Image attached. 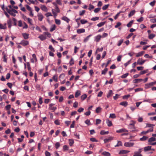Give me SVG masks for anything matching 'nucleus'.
<instances>
[{"label": "nucleus", "mask_w": 156, "mask_h": 156, "mask_svg": "<svg viewBox=\"0 0 156 156\" xmlns=\"http://www.w3.org/2000/svg\"><path fill=\"white\" fill-rule=\"evenodd\" d=\"M19 44H21L23 46H27L29 44V42L28 41L23 40Z\"/></svg>", "instance_id": "obj_1"}, {"label": "nucleus", "mask_w": 156, "mask_h": 156, "mask_svg": "<svg viewBox=\"0 0 156 156\" xmlns=\"http://www.w3.org/2000/svg\"><path fill=\"white\" fill-rule=\"evenodd\" d=\"M29 2H26L29 5H30L31 3H32L33 4L37 5L39 3L38 2L37 0H35L34 1L33 0H29Z\"/></svg>", "instance_id": "obj_2"}, {"label": "nucleus", "mask_w": 156, "mask_h": 156, "mask_svg": "<svg viewBox=\"0 0 156 156\" xmlns=\"http://www.w3.org/2000/svg\"><path fill=\"white\" fill-rule=\"evenodd\" d=\"M134 144L133 143L130 142H126L124 144V145L126 147H131L133 146Z\"/></svg>", "instance_id": "obj_3"}, {"label": "nucleus", "mask_w": 156, "mask_h": 156, "mask_svg": "<svg viewBox=\"0 0 156 156\" xmlns=\"http://www.w3.org/2000/svg\"><path fill=\"white\" fill-rule=\"evenodd\" d=\"M146 61L145 60H143L142 58H139L137 61V64L142 65Z\"/></svg>", "instance_id": "obj_4"}, {"label": "nucleus", "mask_w": 156, "mask_h": 156, "mask_svg": "<svg viewBox=\"0 0 156 156\" xmlns=\"http://www.w3.org/2000/svg\"><path fill=\"white\" fill-rule=\"evenodd\" d=\"M101 36L100 35H98L95 37L94 41L97 42H99L101 40Z\"/></svg>", "instance_id": "obj_5"}, {"label": "nucleus", "mask_w": 156, "mask_h": 156, "mask_svg": "<svg viewBox=\"0 0 156 156\" xmlns=\"http://www.w3.org/2000/svg\"><path fill=\"white\" fill-rule=\"evenodd\" d=\"M38 20L40 21H42L44 18V16L41 13H39L37 14Z\"/></svg>", "instance_id": "obj_6"}, {"label": "nucleus", "mask_w": 156, "mask_h": 156, "mask_svg": "<svg viewBox=\"0 0 156 156\" xmlns=\"http://www.w3.org/2000/svg\"><path fill=\"white\" fill-rule=\"evenodd\" d=\"M113 137L112 136H110L108 138L105 139L104 140L105 143H106L109 142L111 140L113 139Z\"/></svg>", "instance_id": "obj_7"}, {"label": "nucleus", "mask_w": 156, "mask_h": 156, "mask_svg": "<svg viewBox=\"0 0 156 156\" xmlns=\"http://www.w3.org/2000/svg\"><path fill=\"white\" fill-rule=\"evenodd\" d=\"M143 80L142 79H136L133 81V83H136L143 81Z\"/></svg>", "instance_id": "obj_8"}, {"label": "nucleus", "mask_w": 156, "mask_h": 156, "mask_svg": "<svg viewBox=\"0 0 156 156\" xmlns=\"http://www.w3.org/2000/svg\"><path fill=\"white\" fill-rule=\"evenodd\" d=\"M156 141V139L154 137H152L150 138L148 140V142L149 143H152V142Z\"/></svg>", "instance_id": "obj_9"}, {"label": "nucleus", "mask_w": 156, "mask_h": 156, "mask_svg": "<svg viewBox=\"0 0 156 156\" xmlns=\"http://www.w3.org/2000/svg\"><path fill=\"white\" fill-rule=\"evenodd\" d=\"M22 35L24 38L25 40H27L29 38V34H28L23 33L22 34Z\"/></svg>", "instance_id": "obj_10"}, {"label": "nucleus", "mask_w": 156, "mask_h": 156, "mask_svg": "<svg viewBox=\"0 0 156 156\" xmlns=\"http://www.w3.org/2000/svg\"><path fill=\"white\" fill-rule=\"evenodd\" d=\"M117 133H121L124 132H128V131L125 129H121L116 131Z\"/></svg>", "instance_id": "obj_11"}, {"label": "nucleus", "mask_w": 156, "mask_h": 156, "mask_svg": "<svg viewBox=\"0 0 156 156\" xmlns=\"http://www.w3.org/2000/svg\"><path fill=\"white\" fill-rule=\"evenodd\" d=\"M129 151L125 150H121L119 153V154H126L128 153Z\"/></svg>", "instance_id": "obj_12"}, {"label": "nucleus", "mask_w": 156, "mask_h": 156, "mask_svg": "<svg viewBox=\"0 0 156 156\" xmlns=\"http://www.w3.org/2000/svg\"><path fill=\"white\" fill-rule=\"evenodd\" d=\"M85 32V29L83 28L79 29L77 30V33L78 34L83 33Z\"/></svg>", "instance_id": "obj_13"}, {"label": "nucleus", "mask_w": 156, "mask_h": 156, "mask_svg": "<svg viewBox=\"0 0 156 156\" xmlns=\"http://www.w3.org/2000/svg\"><path fill=\"white\" fill-rule=\"evenodd\" d=\"M117 144L115 146V147H119V146H122V142L119 140H117Z\"/></svg>", "instance_id": "obj_14"}, {"label": "nucleus", "mask_w": 156, "mask_h": 156, "mask_svg": "<svg viewBox=\"0 0 156 156\" xmlns=\"http://www.w3.org/2000/svg\"><path fill=\"white\" fill-rule=\"evenodd\" d=\"M145 53L144 51H141L138 53L136 55V57H139L142 56Z\"/></svg>", "instance_id": "obj_15"}, {"label": "nucleus", "mask_w": 156, "mask_h": 156, "mask_svg": "<svg viewBox=\"0 0 156 156\" xmlns=\"http://www.w3.org/2000/svg\"><path fill=\"white\" fill-rule=\"evenodd\" d=\"M6 28V23H5L3 25L0 24V29H5Z\"/></svg>", "instance_id": "obj_16"}, {"label": "nucleus", "mask_w": 156, "mask_h": 156, "mask_svg": "<svg viewBox=\"0 0 156 156\" xmlns=\"http://www.w3.org/2000/svg\"><path fill=\"white\" fill-rule=\"evenodd\" d=\"M41 8L42 10L44 12H47V8L44 5H41Z\"/></svg>", "instance_id": "obj_17"}, {"label": "nucleus", "mask_w": 156, "mask_h": 156, "mask_svg": "<svg viewBox=\"0 0 156 156\" xmlns=\"http://www.w3.org/2000/svg\"><path fill=\"white\" fill-rule=\"evenodd\" d=\"M38 38H39L41 41H44L45 40L46 38L45 36H44V35H40L39 36Z\"/></svg>", "instance_id": "obj_18"}, {"label": "nucleus", "mask_w": 156, "mask_h": 156, "mask_svg": "<svg viewBox=\"0 0 156 156\" xmlns=\"http://www.w3.org/2000/svg\"><path fill=\"white\" fill-rule=\"evenodd\" d=\"M12 21L11 19H9L7 21V24L8 25V27L9 28H10L12 26Z\"/></svg>", "instance_id": "obj_19"}, {"label": "nucleus", "mask_w": 156, "mask_h": 156, "mask_svg": "<svg viewBox=\"0 0 156 156\" xmlns=\"http://www.w3.org/2000/svg\"><path fill=\"white\" fill-rule=\"evenodd\" d=\"M119 105L123 106L124 107H126L128 105V103L126 101H123L120 103Z\"/></svg>", "instance_id": "obj_20"}, {"label": "nucleus", "mask_w": 156, "mask_h": 156, "mask_svg": "<svg viewBox=\"0 0 156 156\" xmlns=\"http://www.w3.org/2000/svg\"><path fill=\"white\" fill-rule=\"evenodd\" d=\"M53 4L55 5V11L58 12V13H59L60 12V9H59V8H58V6H57V5L55 4V3H53Z\"/></svg>", "instance_id": "obj_21"}, {"label": "nucleus", "mask_w": 156, "mask_h": 156, "mask_svg": "<svg viewBox=\"0 0 156 156\" xmlns=\"http://www.w3.org/2000/svg\"><path fill=\"white\" fill-rule=\"evenodd\" d=\"M102 154L105 156H110V154L107 151H104L102 153Z\"/></svg>", "instance_id": "obj_22"}, {"label": "nucleus", "mask_w": 156, "mask_h": 156, "mask_svg": "<svg viewBox=\"0 0 156 156\" xmlns=\"http://www.w3.org/2000/svg\"><path fill=\"white\" fill-rule=\"evenodd\" d=\"M80 95V91L79 90H77L75 93V97H78Z\"/></svg>", "instance_id": "obj_23"}, {"label": "nucleus", "mask_w": 156, "mask_h": 156, "mask_svg": "<svg viewBox=\"0 0 156 156\" xmlns=\"http://www.w3.org/2000/svg\"><path fill=\"white\" fill-rule=\"evenodd\" d=\"M106 123L108 126H111L112 125L111 121L108 119L106 120Z\"/></svg>", "instance_id": "obj_24"}, {"label": "nucleus", "mask_w": 156, "mask_h": 156, "mask_svg": "<svg viewBox=\"0 0 156 156\" xmlns=\"http://www.w3.org/2000/svg\"><path fill=\"white\" fill-rule=\"evenodd\" d=\"M151 146H148L147 147H145L144 148V151H147L150 150H151Z\"/></svg>", "instance_id": "obj_25"}, {"label": "nucleus", "mask_w": 156, "mask_h": 156, "mask_svg": "<svg viewBox=\"0 0 156 156\" xmlns=\"http://www.w3.org/2000/svg\"><path fill=\"white\" fill-rule=\"evenodd\" d=\"M135 12H136L135 10H133L130 11V12L128 15L130 17L133 16L135 14Z\"/></svg>", "instance_id": "obj_26"}, {"label": "nucleus", "mask_w": 156, "mask_h": 156, "mask_svg": "<svg viewBox=\"0 0 156 156\" xmlns=\"http://www.w3.org/2000/svg\"><path fill=\"white\" fill-rule=\"evenodd\" d=\"M62 19L66 21L67 23H68L69 21V19H68L67 17L64 16L62 18Z\"/></svg>", "instance_id": "obj_27"}, {"label": "nucleus", "mask_w": 156, "mask_h": 156, "mask_svg": "<svg viewBox=\"0 0 156 156\" xmlns=\"http://www.w3.org/2000/svg\"><path fill=\"white\" fill-rule=\"evenodd\" d=\"M112 90H109V91L107 95V97L108 98L112 96Z\"/></svg>", "instance_id": "obj_28"}, {"label": "nucleus", "mask_w": 156, "mask_h": 156, "mask_svg": "<svg viewBox=\"0 0 156 156\" xmlns=\"http://www.w3.org/2000/svg\"><path fill=\"white\" fill-rule=\"evenodd\" d=\"M146 125V126L145 127H150V128L151 127H153L155 126V125L152 124L150 123H147Z\"/></svg>", "instance_id": "obj_29"}, {"label": "nucleus", "mask_w": 156, "mask_h": 156, "mask_svg": "<svg viewBox=\"0 0 156 156\" xmlns=\"http://www.w3.org/2000/svg\"><path fill=\"white\" fill-rule=\"evenodd\" d=\"M126 11V10H125V11H120L119 12H118V13H117V14L114 17V19L115 20H116L117 18L118 17V16H119V14L121 13H123L125 11Z\"/></svg>", "instance_id": "obj_30"}, {"label": "nucleus", "mask_w": 156, "mask_h": 156, "mask_svg": "<svg viewBox=\"0 0 156 156\" xmlns=\"http://www.w3.org/2000/svg\"><path fill=\"white\" fill-rule=\"evenodd\" d=\"M69 147L67 145H65L63 146V149L64 151H67L69 149Z\"/></svg>", "instance_id": "obj_31"}, {"label": "nucleus", "mask_w": 156, "mask_h": 156, "mask_svg": "<svg viewBox=\"0 0 156 156\" xmlns=\"http://www.w3.org/2000/svg\"><path fill=\"white\" fill-rule=\"evenodd\" d=\"M148 138L147 136H144L142 138L140 139V140L141 141H145L147 140Z\"/></svg>", "instance_id": "obj_32"}, {"label": "nucleus", "mask_w": 156, "mask_h": 156, "mask_svg": "<svg viewBox=\"0 0 156 156\" xmlns=\"http://www.w3.org/2000/svg\"><path fill=\"white\" fill-rule=\"evenodd\" d=\"M92 36L91 34H90L87 36L84 39L83 42H87L89 39L90 37Z\"/></svg>", "instance_id": "obj_33"}, {"label": "nucleus", "mask_w": 156, "mask_h": 156, "mask_svg": "<svg viewBox=\"0 0 156 156\" xmlns=\"http://www.w3.org/2000/svg\"><path fill=\"white\" fill-rule=\"evenodd\" d=\"M105 23V22H101L97 25V26L98 27H100L103 26Z\"/></svg>", "instance_id": "obj_34"}, {"label": "nucleus", "mask_w": 156, "mask_h": 156, "mask_svg": "<svg viewBox=\"0 0 156 156\" xmlns=\"http://www.w3.org/2000/svg\"><path fill=\"white\" fill-rule=\"evenodd\" d=\"M108 70V69L107 68H105L101 72V74L102 75H105L106 73L107 72Z\"/></svg>", "instance_id": "obj_35"}, {"label": "nucleus", "mask_w": 156, "mask_h": 156, "mask_svg": "<svg viewBox=\"0 0 156 156\" xmlns=\"http://www.w3.org/2000/svg\"><path fill=\"white\" fill-rule=\"evenodd\" d=\"M155 36V35L153 34H150L148 36V38L150 39H152Z\"/></svg>", "instance_id": "obj_36"}, {"label": "nucleus", "mask_w": 156, "mask_h": 156, "mask_svg": "<svg viewBox=\"0 0 156 156\" xmlns=\"http://www.w3.org/2000/svg\"><path fill=\"white\" fill-rule=\"evenodd\" d=\"M133 20L131 21L129 23H128L127 24V26L128 27H131V26H132V25L133 23Z\"/></svg>", "instance_id": "obj_37"}, {"label": "nucleus", "mask_w": 156, "mask_h": 156, "mask_svg": "<svg viewBox=\"0 0 156 156\" xmlns=\"http://www.w3.org/2000/svg\"><path fill=\"white\" fill-rule=\"evenodd\" d=\"M74 143V141L73 140L69 139V144L71 146H72Z\"/></svg>", "instance_id": "obj_38"}, {"label": "nucleus", "mask_w": 156, "mask_h": 156, "mask_svg": "<svg viewBox=\"0 0 156 156\" xmlns=\"http://www.w3.org/2000/svg\"><path fill=\"white\" fill-rule=\"evenodd\" d=\"M44 36L50 37H51V34L50 33L47 32H45L44 33Z\"/></svg>", "instance_id": "obj_39"}, {"label": "nucleus", "mask_w": 156, "mask_h": 156, "mask_svg": "<svg viewBox=\"0 0 156 156\" xmlns=\"http://www.w3.org/2000/svg\"><path fill=\"white\" fill-rule=\"evenodd\" d=\"M148 71V70L147 69L142 71L140 73V75L144 74L147 73Z\"/></svg>", "instance_id": "obj_40"}, {"label": "nucleus", "mask_w": 156, "mask_h": 156, "mask_svg": "<svg viewBox=\"0 0 156 156\" xmlns=\"http://www.w3.org/2000/svg\"><path fill=\"white\" fill-rule=\"evenodd\" d=\"M27 68L29 71H30L31 70V68L30 66V64L29 62L27 63Z\"/></svg>", "instance_id": "obj_41"}, {"label": "nucleus", "mask_w": 156, "mask_h": 156, "mask_svg": "<svg viewBox=\"0 0 156 156\" xmlns=\"http://www.w3.org/2000/svg\"><path fill=\"white\" fill-rule=\"evenodd\" d=\"M49 109L50 110H51L53 112H54V111H55L57 107H49Z\"/></svg>", "instance_id": "obj_42"}, {"label": "nucleus", "mask_w": 156, "mask_h": 156, "mask_svg": "<svg viewBox=\"0 0 156 156\" xmlns=\"http://www.w3.org/2000/svg\"><path fill=\"white\" fill-rule=\"evenodd\" d=\"M101 109V108L100 107H98L96 109V112L98 113H99Z\"/></svg>", "instance_id": "obj_43"}, {"label": "nucleus", "mask_w": 156, "mask_h": 156, "mask_svg": "<svg viewBox=\"0 0 156 156\" xmlns=\"http://www.w3.org/2000/svg\"><path fill=\"white\" fill-rule=\"evenodd\" d=\"M87 96L86 94H84L81 96V98L82 100H84L87 98Z\"/></svg>", "instance_id": "obj_44"}, {"label": "nucleus", "mask_w": 156, "mask_h": 156, "mask_svg": "<svg viewBox=\"0 0 156 156\" xmlns=\"http://www.w3.org/2000/svg\"><path fill=\"white\" fill-rule=\"evenodd\" d=\"M123 41V39H121L119 41H118V44H117V45L119 46L121 45L122 44Z\"/></svg>", "instance_id": "obj_45"}, {"label": "nucleus", "mask_w": 156, "mask_h": 156, "mask_svg": "<svg viewBox=\"0 0 156 156\" xmlns=\"http://www.w3.org/2000/svg\"><path fill=\"white\" fill-rule=\"evenodd\" d=\"M109 6V4L106 5H104L102 8V9L104 10H106L108 8Z\"/></svg>", "instance_id": "obj_46"}, {"label": "nucleus", "mask_w": 156, "mask_h": 156, "mask_svg": "<svg viewBox=\"0 0 156 156\" xmlns=\"http://www.w3.org/2000/svg\"><path fill=\"white\" fill-rule=\"evenodd\" d=\"M25 6L27 10H28L29 12L32 10V9L28 5H25Z\"/></svg>", "instance_id": "obj_47"}, {"label": "nucleus", "mask_w": 156, "mask_h": 156, "mask_svg": "<svg viewBox=\"0 0 156 156\" xmlns=\"http://www.w3.org/2000/svg\"><path fill=\"white\" fill-rule=\"evenodd\" d=\"M26 19L27 20V21H28V22L31 25H32V20L30 18H26Z\"/></svg>", "instance_id": "obj_48"}, {"label": "nucleus", "mask_w": 156, "mask_h": 156, "mask_svg": "<svg viewBox=\"0 0 156 156\" xmlns=\"http://www.w3.org/2000/svg\"><path fill=\"white\" fill-rule=\"evenodd\" d=\"M55 23L57 25H59L61 24V21L60 20L58 19H55Z\"/></svg>", "instance_id": "obj_49"}, {"label": "nucleus", "mask_w": 156, "mask_h": 156, "mask_svg": "<svg viewBox=\"0 0 156 156\" xmlns=\"http://www.w3.org/2000/svg\"><path fill=\"white\" fill-rule=\"evenodd\" d=\"M70 65L72 66L74 64V60L73 58H71L69 62Z\"/></svg>", "instance_id": "obj_50"}, {"label": "nucleus", "mask_w": 156, "mask_h": 156, "mask_svg": "<svg viewBox=\"0 0 156 156\" xmlns=\"http://www.w3.org/2000/svg\"><path fill=\"white\" fill-rule=\"evenodd\" d=\"M109 117L112 119H114L116 117V116L115 114H110Z\"/></svg>", "instance_id": "obj_51"}, {"label": "nucleus", "mask_w": 156, "mask_h": 156, "mask_svg": "<svg viewBox=\"0 0 156 156\" xmlns=\"http://www.w3.org/2000/svg\"><path fill=\"white\" fill-rule=\"evenodd\" d=\"M129 75L128 73H126L122 75L121 76V77L122 78H124L126 77Z\"/></svg>", "instance_id": "obj_52"}, {"label": "nucleus", "mask_w": 156, "mask_h": 156, "mask_svg": "<svg viewBox=\"0 0 156 156\" xmlns=\"http://www.w3.org/2000/svg\"><path fill=\"white\" fill-rule=\"evenodd\" d=\"M80 22L82 24H84L87 22V21L85 20H80Z\"/></svg>", "instance_id": "obj_53"}, {"label": "nucleus", "mask_w": 156, "mask_h": 156, "mask_svg": "<svg viewBox=\"0 0 156 156\" xmlns=\"http://www.w3.org/2000/svg\"><path fill=\"white\" fill-rule=\"evenodd\" d=\"M130 96L129 94H127L126 95H125L123 96L122 98L124 99H127L129 98Z\"/></svg>", "instance_id": "obj_54"}, {"label": "nucleus", "mask_w": 156, "mask_h": 156, "mask_svg": "<svg viewBox=\"0 0 156 156\" xmlns=\"http://www.w3.org/2000/svg\"><path fill=\"white\" fill-rule=\"evenodd\" d=\"M32 57H33V58H34V60L35 61V62L37 61V59L35 54H33L32 55Z\"/></svg>", "instance_id": "obj_55"}, {"label": "nucleus", "mask_w": 156, "mask_h": 156, "mask_svg": "<svg viewBox=\"0 0 156 156\" xmlns=\"http://www.w3.org/2000/svg\"><path fill=\"white\" fill-rule=\"evenodd\" d=\"M60 146V144L59 142H57L55 144V147L57 149Z\"/></svg>", "instance_id": "obj_56"}, {"label": "nucleus", "mask_w": 156, "mask_h": 156, "mask_svg": "<svg viewBox=\"0 0 156 156\" xmlns=\"http://www.w3.org/2000/svg\"><path fill=\"white\" fill-rule=\"evenodd\" d=\"M85 123L88 126H89V125H91V123L90 122V120H88V119H87V120H86L85 122Z\"/></svg>", "instance_id": "obj_57"}, {"label": "nucleus", "mask_w": 156, "mask_h": 156, "mask_svg": "<svg viewBox=\"0 0 156 156\" xmlns=\"http://www.w3.org/2000/svg\"><path fill=\"white\" fill-rule=\"evenodd\" d=\"M94 6L91 4H90L89 5V7L88 9L89 10H91V9H94Z\"/></svg>", "instance_id": "obj_58"}, {"label": "nucleus", "mask_w": 156, "mask_h": 156, "mask_svg": "<svg viewBox=\"0 0 156 156\" xmlns=\"http://www.w3.org/2000/svg\"><path fill=\"white\" fill-rule=\"evenodd\" d=\"M100 8H97L94 9V12L95 13H97L100 11Z\"/></svg>", "instance_id": "obj_59"}, {"label": "nucleus", "mask_w": 156, "mask_h": 156, "mask_svg": "<svg viewBox=\"0 0 156 156\" xmlns=\"http://www.w3.org/2000/svg\"><path fill=\"white\" fill-rule=\"evenodd\" d=\"M144 20V18L143 17H141L139 19H137L136 20L137 21L139 22H141L143 21Z\"/></svg>", "instance_id": "obj_60"}, {"label": "nucleus", "mask_w": 156, "mask_h": 156, "mask_svg": "<svg viewBox=\"0 0 156 156\" xmlns=\"http://www.w3.org/2000/svg\"><path fill=\"white\" fill-rule=\"evenodd\" d=\"M101 122V120L99 119H96V125H98L99 124H100Z\"/></svg>", "instance_id": "obj_61"}, {"label": "nucleus", "mask_w": 156, "mask_h": 156, "mask_svg": "<svg viewBox=\"0 0 156 156\" xmlns=\"http://www.w3.org/2000/svg\"><path fill=\"white\" fill-rule=\"evenodd\" d=\"M56 26L55 25H54L51 28L50 31L51 32L53 31L55 29Z\"/></svg>", "instance_id": "obj_62"}, {"label": "nucleus", "mask_w": 156, "mask_h": 156, "mask_svg": "<svg viewBox=\"0 0 156 156\" xmlns=\"http://www.w3.org/2000/svg\"><path fill=\"white\" fill-rule=\"evenodd\" d=\"M45 156H50L51 154L49 152L46 151L45 153Z\"/></svg>", "instance_id": "obj_63"}, {"label": "nucleus", "mask_w": 156, "mask_h": 156, "mask_svg": "<svg viewBox=\"0 0 156 156\" xmlns=\"http://www.w3.org/2000/svg\"><path fill=\"white\" fill-rule=\"evenodd\" d=\"M133 156H142V155L140 154H138L136 152H135Z\"/></svg>", "instance_id": "obj_64"}]
</instances>
